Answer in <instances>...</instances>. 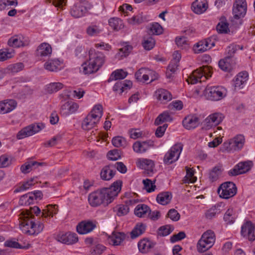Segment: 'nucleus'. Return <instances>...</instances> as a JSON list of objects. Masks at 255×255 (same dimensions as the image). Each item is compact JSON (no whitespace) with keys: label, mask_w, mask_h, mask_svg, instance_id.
I'll use <instances>...</instances> for the list:
<instances>
[{"label":"nucleus","mask_w":255,"mask_h":255,"mask_svg":"<svg viewBox=\"0 0 255 255\" xmlns=\"http://www.w3.org/2000/svg\"><path fill=\"white\" fill-rule=\"evenodd\" d=\"M146 225L142 223H138L131 232V238L135 239L141 235L145 231Z\"/></svg>","instance_id":"44"},{"label":"nucleus","mask_w":255,"mask_h":255,"mask_svg":"<svg viewBox=\"0 0 255 255\" xmlns=\"http://www.w3.org/2000/svg\"><path fill=\"white\" fill-rule=\"evenodd\" d=\"M106 248L102 245H97L93 247L91 251V255H101L105 250Z\"/></svg>","instance_id":"62"},{"label":"nucleus","mask_w":255,"mask_h":255,"mask_svg":"<svg viewBox=\"0 0 255 255\" xmlns=\"http://www.w3.org/2000/svg\"><path fill=\"white\" fill-rule=\"evenodd\" d=\"M89 56V60L84 62L80 68V72L85 75L97 71L104 62V56L102 53H94L91 50Z\"/></svg>","instance_id":"2"},{"label":"nucleus","mask_w":255,"mask_h":255,"mask_svg":"<svg viewBox=\"0 0 255 255\" xmlns=\"http://www.w3.org/2000/svg\"><path fill=\"white\" fill-rule=\"evenodd\" d=\"M150 211V208L144 204H138L134 209V214L140 218H144L148 216Z\"/></svg>","instance_id":"36"},{"label":"nucleus","mask_w":255,"mask_h":255,"mask_svg":"<svg viewBox=\"0 0 255 255\" xmlns=\"http://www.w3.org/2000/svg\"><path fill=\"white\" fill-rule=\"evenodd\" d=\"M118 216H122L127 215L129 212V208L126 205H119L114 209Z\"/></svg>","instance_id":"54"},{"label":"nucleus","mask_w":255,"mask_h":255,"mask_svg":"<svg viewBox=\"0 0 255 255\" xmlns=\"http://www.w3.org/2000/svg\"><path fill=\"white\" fill-rule=\"evenodd\" d=\"M232 59L226 56L225 58L221 59L219 62V66L224 71H230L233 68V64L231 62Z\"/></svg>","instance_id":"42"},{"label":"nucleus","mask_w":255,"mask_h":255,"mask_svg":"<svg viewBox=\"0 0 255 255\" xmlns=\"http://www.w3.org/2000/svg\"><path fill=\"white\" fill-rule=\"evenodd\" d=\"M87 11L86 7L82 3L75 4L71 9V15L75 18L83 16Z\"/></svg>","instance_id":"29"},{"label":"nucleus","mask_w":255,"mask_h":255,"mask_svg":"<svg viewBox=\"0 0 255 255\" xmlns=\"http://www.w3.org/2000/svg\"><path fill=\"white\" fill-rule=\"evenodd\" d=\"M154 146V142L151 140L143 141H136L132 145V148L136 153H142Z\"/></svg>","instance_id":"21"},{"label":"nucleus","mask_w":255,"mask_h":255,"mask_svg":"<svg viewBox=\"0 0 255 255\" xmlns=\"http://www.w3.org/2000/svg\"><path fill=\"white\" fill-rule=\"evenodd\" d=\"M61 62L57 59H50L47 61L44 64L45 69L55 72L60 69Z\"/></svg>","instance_id":"39"},{"label":"nucleus","mask_w":255,"mask_h":255,"mask_svg":"<svg viewBox=\"0 0 255 255\" xmlns=\"http://www.w3.org/2000/svg\"><path fill=\"white\" fill-rule=\"evenodd\" d=\"M142 182L144 185V188L147 192L150 193L155 190L156 188L155 181H152L150 179H146L143 180Z\"/></svg>","instance_id":"56"},{"label":"nucleus","mask_w":255,"mask_h":255,"mask_svg":"<svg viewBox=\"0 0 255 255\" xmlns=\"http://www.w3.org/2000/svg\"><path fill=\"white\" fill-rule=\"evenodd\" d=\"M109 24L115 31H120L124 27L123 20L118 17H112L110 18Z\"/></svg>","instance_id":"41"},{"label":"nucleus","mask_w":255,"mask_h":255,"mask_svg":"<svg viewBox=\"0 0 255 255\" xmlns=\"http://www.w3.org/2000/svg\"><path fill=\"white\" fill-rule=\"evenodd\" d=\"M156 73L148 68H141L135 73V77L137 80L143 83L147 82L150 78L151 82L157 78Z\"/></svg>","instance_id":"11"},{"label":"nucleus","mask_w":255,"mask_h":255,"mask_svg":"<svg viewBox=\"0 0 255 255\" xmlns=\"http://www.w3.org/2000/svg\"><path fill=\"white\" fill-rule=\"evenodd\" d=\"M253 165V164L251 161L240 162L233 168L228 171V174L230 176H235L244 174L250 170Z\"/></svg>","instance_id":"13"},{"label":"nucleus","mask_w":255,"mask_h":255,"mask_svg":"<svg viewBox=\"0 0 255 255\" xmlns=\"http://www.w3.org/2000/svg\"><path fill=\"white\" fill-rule=\"evenodd\" d=\"M155 41L151 37H144L142 42V45L144 49L150 50L152 49L155 45Z\"/></svg>","instance_id":"52"},{"label":"nucleus","mask_w":255,"mask_h":255,"mask_svg":"<svg viewBox=\"0 0 255 255\" xmlns=\"http://www.w3.org/2000/svg\"><path fill=\"white\" fill-rule=\"evenodd\" d=\"M155 245V243L147 238L140 240L138 243L139 252L143 254L148 253Z\"/></svg>","instance_id":"27"},{"label":"nucleus","mask_w":255,"mask_h":255,"mask_svg":"<svg viewBox=\"0 0 255 255\" xmlns=\"http://www.w3.org/2000/svg\"><path fill=\"white\" fill-rule=\"evenodd\" d=\"M17 106L16 102L12 99H7L0 102V114H6L13 111Z\"/></svg>","instance_id":"25"},{"label":"nucleus","mask_w":255,"mask_h":255,"mask_svg":"<svg viewBox=\"0 0 255 255\" xmlns=\"http://www.w3.org/2000/svg\"><path fill=\"white\" fill-rule=\"evenodd\" d=\"M167 217L173 221L176 222L180 219V215L175 209H171L168 212Z\"/></svg>","instance_id":"64"},{"label":"nucleus","mask_w":255,"mask_h":255,"mask_svg":"<svg viewBox=\"0 0 255 255\" xmlns=\"http://www.w3.org/2000/svg\"><path fill=\"white\" fill-rule=\"evenodd\" d=\"M215 45V41L211 38H208L199 41L196 43L193 47L195 53H203Z\"/></svg>","instance_id":"15"},{"label":"nucleus","mask_w":255,"mask_h":255,"mask_svg":"<svg viewBox=\"0 0 255 255\" xmlns=\"http://www.w3.org/2000/svg\"><path fill=\"white\" fill-rule=\"evenodd\" d=\"M15 55L14 50L12 49L3 48L0 49V61H4L11 59Z\"/></svg>","instance_id":"45"},{"label":"nucleus","mask_w":255,"mask_h":255,"mask_svg":"<svg viewBox=\"0 0 255 255\" xmlns=\"http://www.w3.org/2000/svg\"><path fill=\"white\" fill-rule=\"evenodd\" d=\"M7 44L11 47H19L20 46H23L24 43L20 39L16 37H13L10 38Z\"/></svg>","instance_id":"60"},{"label":"nucleus","mask_w":255,"mask_h":255,"mask_svg":"<svg viewBox=\"0 0 255 255\" xmlns=\"http://www.w3.org/2000/svg\"><path fill=\"white\" fill-rule=\"evenodd\" d=\"M227 91L222 86H208L204 91L207 98L212 101H219L227 95Z\"/></svg>","instance_id":"7"},{"label":"nucleus","mask_w":255,"mask_h":255,"mask_svg":"<svg viewBox=\"0 0 255 255\" xmlns=\"http://www.w3.org/2000/svg\"><path fill=\"white\" fill-rule=\"evenodd\" d=\"M249 79V74L246 71L240 72L233 80L235 89H242L246 85Z\"/></svg>","instance_id":"23"},{"label":"nucleus","mask_w":255,"mask_h":255,"mask_svg":"<svg viewBox=\"0 0 255 255\" xmlns=\"http://www.w3.org/2000/svg\"><path fill=\"white\" fill-rule=\"evenodd\" d=\"M122 182L117 180L109 188H104L91 193L88 196L89 204L98 207L102 204L108 205L112 203L121 190Z\"/></svg>","instance_id":"1"},{"label":"nucleus","mask_w":255,"mask_h":255,"mask_svg":"<svg viewBox=\"0 0 255 255\" xmlns=\"http://www.w3.org/2000/svg\"><path fill=\"white\" fill-rule=\"evenodd\" d=\"M20 219L19 226L23 233L30 235H37L43 229V224L39 222L36 224L33 218H30L29 214L21 213Z\"/></svg>","instance_id":"3"},{"label":"nucleus","mask_w":255,"mask_h":255,"mask_svg":"<svg viewBox=\"0 0 255 255\" xmlns=\"http://www.w3.org/2000/svg\"><path fill=\"white\" fill-rule=\"evenodd\" d=\"M126 235L123 233H113L109 237L108 240L110 244L114 246H118L125 240Z\"/></svg>","instance_id":"40"},{"label":"nucleus","mask_w":255,"mask_h":255,"mask_svg":"<svg viewBox=\"0 0 255 255\" xmlns=\"http://www.w3.org/2000/svg\"><path fill=\"white\" fill-rule=\"evenodd\" d=\"M44 128V125L41 123L32 124L20 130L17 134V138L19 139L31 136L39 132Z\"/></svg>","instance_id":"12"},{"label":"nucleus","mask_w":255,"mask_h":255,"mask_svg":"<svg viewBox=\"0 0 255 255\" xmlns=\"http://www.w3.org/2000/svg\"><path fill=\"white\" fill-rule=\"evenodd\" d=\"M213 245L208 244L203 240L200 239L197 245V251L200 253H204L211 248Z\"/></svg>","instance_id":"53"},{"label":"nucleus","mask_w":255,"mask_h":255,"mask_svg":"<svg viewBox=\"0 0 255 255\" xmlns=\"http://www.w3.org/2000/svg\"><path fill=\"white\" fill-rule=\"evenodd\" d=\"M36 179L37 177H33L31 178L30 180H27V181L23 183L22 185L17 188L15 190L14 192H18L25 191L28 189L30 187L34 185L37 182V180H36Z\"/></svg>","instance_id":"49"},{"label":"nucleus","mask_w":255,"mask_h":255,"mask_svg":"<svg viewBox=\"0 0 255 255\" xmlns=\"http://www.w3.org/2000/svg\"><path fill=\"white\" fill-rule=\"evenodd\" d=\"M212 74V70L209 67L203 66L193 71L187 81L191 84L204 82L211 77Z\"/></svg>","instance_id":"5"},{"label":"nucleus","mask_w":255,"mask_h":255,"mask_svg":"<svg viewBox=\"0 0 255 255\" xmlns=\"http://www.w3.org/2000/svg\"><path fill=\"white\" fill-rule=\"evenodd\" d=\"M175 43L179 47L185 48L188 45L186 37L184 36H177L175 38Z\"/></svg>","instance_id":"61"},{"label":"nucleus","mask_w":255,"mask_h":255,"mask_svg":"<svg viewBox=\"0 0 255 255\" xmlns=\"http://www.w3.org/2000/svg\"><path fill=\"white\" fill-rule=\"evenodd\" d=\"M96 227V224L92 221L85 220L80 222L76 227L77 232L81 235L88 234Z\"/></svg>","instance_id":"17"},{"label":"nucleus","mask_w":255,"mask_h":255,"mask_svg":"<svg viewBox=\"0 0 255 255\" xmlns=\"http://www.w3.org/2000/svg\"><path fill=\"white\" fill-rule=\"evenodd\" d=\"M243 17L239 16L236 17L234 15L233 17L231 20V23L229 24L226 22L224 21L223 19L219 22L216 26V30L218 32H230V31L239 28L243 23Z\"/></svg>","instance_id":"8"},{"label":"nucleus","mask_w":255,"mask_h":255,"mask_svg":"<svg viewBox=\"0 0 255 255\" xmlns=\"http://www.w3.org/2000/svg\"><path fill=\"white\" fill-rule=\"evenodd\" d=\"M52 52L51 45L46 42L41 43L37 48L35 51L36 56L40 60H45L49 57Z\"/></svg>","instance_id":"16"},{"label":"nucleus","mask_w":255,"mask_h":255,"mask_svg":"<svg viewBox=\"0 0 255 255\" xmlns=\"http://www.w3.org/2000/svg\"><path fill=\"white\" fill-rule=\"evenodd\" d=\"M223 207V204L222 203L217 204L214 206L212 207L205 213V217L208 219H212L214 218L216 215L221 213L222 209L221 208Z\"/></svg>","instance_id":"38"},{"label":"nucleus","mask_w":255,"mask_h":255,"mask_svg":"<svg viewBox=\"0 0 255 255\" xmlns=\"http://www.w3.org/2000/svg\"><path fill=\"white\" fill-rule=\"evenodd\" d=\"M112 143L114 146L119 147L125 146L126 142L123 137L116 136L113 138Z\"/></svg>","instance_id":"63"},{"label":"nucleus","mask_w":255,"mask_h":255,"mask_svg":"<svg viewBox=\"0 0 255 255\" xmlns=\"http://www.w3.org/2000/svg\"><path fill=\"white\" fill-rule=\"evenodd\" d=\"M242 235L250 241L255 240V227L251 222L249 221L245 223L242 227Z\"/></svg>","instance_id":"18"},{"label":"nucleus","mask_w":255,"mask_h":255,"mask_svg":"<svg viewBox=\"0 0 255 255\" xmlns=\"http://www.w3.org/2000/svg\"><path fill=\"white\" fill-rule=\"evenodd\" d=\"M224 118V116L221 113H216L209 115L206 118L202 128L208 130L213 127H215L220 124Z\"/></svg>","instance_id":"14"},{"label":"nucleus","mask_w":255,"mask_h":255,"mask_svg":"<svg viewBox=\"0 0 255 255\" xmlns=\"http://www.w3.org/2000/svg\"><path fill=\"white\" fill-rule=\"evenodd\" d=\"M58 206L57 205H47L41 212V217L43 218V221H45L48 217H53L58 213Z\"/></svg>","instance_id":"31"},{"label":"nucleus","mask_w":255,"mask_h":255,"mask_svg":"<svg viewBox=\"0 0 255 255\" xmlns=\"http://www.w3.org/2000/svg\"><path fill=\"white\" fill-rule=\"evenodd\" d=\"M63 84L60 82H53L46 86L47 91L49 93L57 92L63 88Z\"/></svg>","instance_id":"51"},{"label":"nucleus","mask_w":255,"mask_h":255,"mask_svg":"<svg viewBox=\"0 0 255 255\" xmlns=\"http://www.w3.org/2000/svg\"><path fill=\"white\" fill-rule=\"evenodd\" d=\"M245 142L244 136L241 134H238L223 143V150L229 152L240 150L243 147Z\"/></svg>","instance_id":"6"},{"label":"nucleus","mask_w":255,"mask_h":255,"mask_svg":"<svg viewBox=\"0 0 255 255\" xmlns=\"http://www.w3.org/2000/svg\"><path fill=\"white\" fill-rule=\"evenodd\" d=\"M122 47L118 49L115 55V58L119 60L123 59L129 55L133 47L128 42H124L121 43Z\"/></svg>","instance_id":"24"},{"label":"nucleus","mask_w":255,"mask_h":255,"mask_svg":"<svg viewBox=\"0 0 255 255\" xmlns=\"http://www.w3.org/2000/svg\"><path fill=\"white\" fill-rule=\"evenodd\" d=\"M178 66V63L171 61L168 66L166 72V76L168 78H170L172 77V74L175 73L177 69Z\"/></svg>","instance_id":"59"},{"label":"nucleus","mask_w":255,"mask_h":255,"mask_svg":"<svg viewBox=\"0 0 255 255\" xmlns=\"http://www.w3.org/2000/svg\"><path fill=\"white\" fill-rule=\"evenodd\" d=\"M128 75V72L124 71L123 69H118L111 74L110 78L108 80V82L114 80H121L125 79Z\"/></svg>","instance_id":"43"},{"label":"nucleus","mask_w":255,"mask_h":255,"mask_svg":"<svg viewBox=\"0 0 255 255\" xmlns=\"http://www.w3.org/2000/svg\"><path fill=\"white\" fill-rule=\"evenodd\" d=\"M237 187L232 182H226L222 183L218 189V193L220 197L229 199L233 197L237 193Z\"/></svg>","instance_id":"10"},{"label":"nucleus","mask_w":255,"mask_h":255,"mask_svg":"<svg viewBox=\"0 0 255 255\" xmlns=\"http://www.w3.org/2000/svg\"><path fill=\"white\" fill-rule=\"evenodd\" d=\"M103 115V107L101 105H96L91 113L87 115L82 124V128L90 130L94 128L99 123Z\"/></svg>","instance_id":"4"},{"label":"nucleus","mask_w":255,"mask_h":255,"mask_svg":"<svg viewBox=\"0 0 255 255\" xmlns=\"http://www.w3.org/2000/svg\"><path fill=\"white\" fill-rule=\"evenodd\" d=\"M247 5L246 0H235L233 5V13L236 17H244L247 12Z\"/></svg>","instance_id":"20"},{"label":"nucleus","mask_w":255,"mask_h":255,"mask_svg":"<svg viewBox=\"0 0 255 255\" xmlns=\"http://www.w3.org/2000/svg\"><path fill=\"white\" fill-rule=\"evenodd\" d=\"M199 117L195 115H189L183 120V127L187 129L190 130L197 127L199 125Z\"/></svg>","instance_id":"22"},{"label":"nucleus","mask_w":255,"mask_h":255,"mask_svg":"<svg viewBox=\"0 0 255 255\" xmlns=\"http://www.w3.org/2000/svg\"><path fill=\"white\" fill-rule=\"evenodd\" d=\"M222 173L221 168L219 167H214L209 174V178L212 181H216Z\"/></svg>","instance_id":"58"},{"label":"nucleus","mask_w":255,"mask_h":255,"mask_svg":"<svg viewBox=\"0 0 255 255\" xmlns=\"http://www.w3.org/2000/svg\"><path fill=\"white\" fill-rule=\"evenodd\" d=\"M201 239L213 246L216 239L215 235L213 231L209 230L203 234Z\"/></svg>","instance_id":"48"},{"label":"nucleus","mask_w":255,"mask_h":255,"mask_svg":"<svg viewBox=\"0 0 255 255\" xmlns=\"http://www.w3.org/2000/svg\"><path fill=\"white\" fill-rule=\"evenodd\" d=\"M172 198V194L169 192H163L159 193L156 196L157 202L162 205L168 204Z\"/></svg>","instance_id":"37"},{"label":"nucleus","mask_w":255,"mask_h":255,"mask_svg":"<svg viewBox=\"0 0 255 255\" xmlns=\"http://www.w3.org/2000/svg\"><path fill=\"white\" fill-rule=\"evenodd\" d=\"M172 120V119L169 113L167 111H165L158 115L155 120L154 124L155 125L158 126L164 122H171Z\"/></svg>","instance_id":"46"},{"label":"nucleus","mask_w":255,"mask_h":255,"mask_svg":"<svg viewBox=\"0 0 255 255\" xmlns=\"http://www.w3.org/2000/svg\"><path fill=\"white\" fill-rule=\"evenodd\" d=\"M42 163L36 161H31L22 165L20 167L21 172L24 174L29 173L32 169V167L41 165Z\"/></svg>","instance_id":"50"},{"label":"nucleus","mask_w":255,"mask_h":255,"mask_svg":"<svg viewBox=\"0 0 255 255\" xmlns=\"http://www.w3.org/2000/svg\"><path fill=\"white\" fill-rule=\"evenodd\" d=\"M244 49V46L243 45H240L235 44H232L229 45L225 51V55L226 56L229 57L231 58L234 56V54L236 53L237 51L238 50H243Z\"/></svg>","instance_id":"47"},{"label":"nucleus","mask_w":255,"mask_h":255,"mask_svg":"<svg viewBox=\"0 0 255 255\" xmlns=\"http://www.w3.org/2000/svg\"><path fill=\"white\" fill-rule=\"evenodd\" d=\"M42 196V193L40 191H35L33 192L28 193L22 196L20 198V201H25V204H30L34 199L37 200L41 199Z\"/></svg>","instance_id":"33"},{"label":"nucleus","mask_w":255,"mask_h":255,"mask_svg":"<svg viewBox=\"0 0 255 255\" xmlns=\"http://www.w3.org/2000/svg\"><path fill=\"white\" fill-rule=\"evenodd\" d=\"M193 11L197 14L205 12L208 7V2L206 0H195L192 4Z\"/></svg>","instance_id":"26"},{"label":"nucleus","mask_w":255,"mask_h":255,"mask_svg":"<svg viewBox=\"0 0 255 255\" xmlns=\"http://www.w3.org/2000/svg\"><path fill=\"white\" fill-rule=\"evenodd\" d=\"M57 240L63 244L72 245L77 243L78 238L75 233L67 232L66 233H60L57 236Z\"/></svg>","instance_id":"19"},{"label":"nucleus","mask_w":255,"mask_h":255,"mask_svg":"<svg viewBox=\"0 0 255 255\" xmlns=\"http://www.w3.org/2000/svg\"><path fill=\"white\" fill-rule=\"evenodd\" d=\"M235 215L232 208L229 209L225 213L224 217V221L227 224H232L234 222Z\"/></svg>","instance_id":"57"},{"label":"nucleus","mask_w":255,"mask_h":255,"mask_svg":"<svg viewBox=\"0 0 255 255\" xmlns=\"http://www.w3.org/2000/svg\"><path fill=\"white\" fill-rule=\"evenodd\" d=\"M156 95L157 100L163 104L167 103L172 99L171 94L164 89H160L157 90L156 91Z\"/></svg>","instance_id":"30"},{"label":"nucleus","mask_w":255,"mask_h":255,"mask_svg":"<svg viewBox=\"0 0 255 255\" xmlns=\"http://www.w3.org/2000/svg\"><path fill=\"white\" fill-rule=\"evenodd\" d=\"M79 108L78 104L72 102H67L61 108V113L64 116H68L75 113Z\"/></svg>","instance_id":"28"},{"label":"nucleus","mask_w":255,"mask_h":255,"mask_svg":"<svg viewBox=\"0 0 255 255\" xmlns=\"http://www.w3.org/2000/svg\"><path fill=\"white\" fill-rule=\"evenodd\" d=\"M183 149V145L179 143L174 144L165 153L163 162L165 164L169 165L176 162L178 159Z\"/></svg>","instance_id":"9"},{"label":"nucleus","mask_w":255,"mask_h":255,"mask_svg":"<svg viewBox=\"0 0 255 255\" xmlns=\"http://www.w3.org/2000/svg\"><path fill=\"white\" fill-rule=\"evenodd\" d=\"M136 163L137 167L147 170H152L154 166L153 161L147 158H138Z\"/></svg>","instance_id":"34"},{"label":"nucleus","mask_w":255,"mask_h":255,"mask_svg":"<svg viewBox=\"0 0 255 255\" xmlns=\"http://www.w3.org/2000/svg\"><path fill=\"white\" fill-rule=\"evenodd\" d=\"M4 246L7 247L21 249H28L30 247V245L29 244H28L26 246H22L17 241L15 240L6 241L4 243Z\"/></svg>","instance_id":"55"},{"label":"nucleus","mask_w":255,"mask_h":255,"mask_svg":"<svg viewBox=\"0 0 255 255\" xmlns=\"http://www.w3.org/2000/svg\"><path fill=\"white\" fill-rule=\"evenodd\" d=\"M115 173L113 164H109L102 169L101 172V177L103 180H109L114 176Z\"/></svg>","instance_id":"35"},{"label":"nucleus","mask_w":255,"mask_h":255,"mask_svg":"<svg viewBox=\"0 0 255 255\" xmlns=\"http://www.w3.org/2000/svg\"><path fill=\"white\" fill-rule=\"evenodd\" d=\"M132 86V82L130 81L117 82L113 87V90L119 94H122L125 90L129 89Z\"/></svg>","instance_id":"32"}]
</instances>
